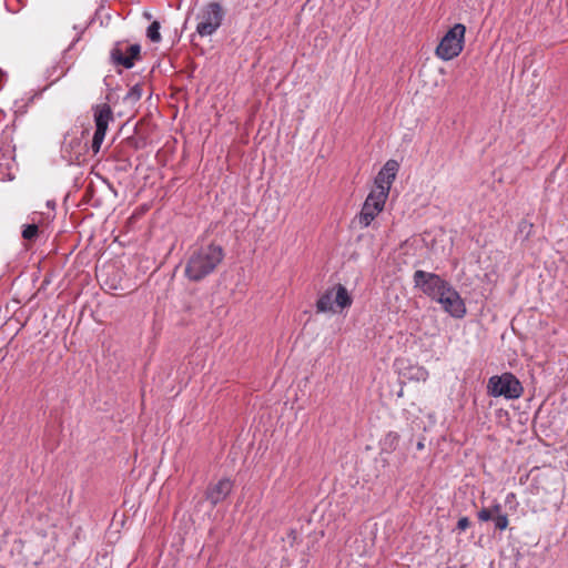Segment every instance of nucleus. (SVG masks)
<instances>
[{"instance_id": "f257e3e1", "label": "nucleus", "mask_w": 568, "mask_h": 568, "mask_svg": "<svg viewBox=\"0 0 568 568\" xmlns=\"http://www.w3.org/2000/svg\"><path fill=\"white\" fill-rule=\"evenodd\" d=\"M223 257V248L216 244L211 243L194 248L186 262V277L194 282L201 281L217 267Z\"/></svg>"}, {"instance_id": "f03ea898", "label": "nucleus", "mask_w": 568, "mask_h": 568, "mask_svg": "<svg viewBox=\"0 0 568 568\" xmlns=\"http://www.w3.org/2000/svg\"><path fill=\"white\" fill-rule=\"evenodd\" d=\"M487 393L493 397L517 399L523 395L524 387L514 374L504 373L501 375H494L488 379Z\"/></svg>"}, {"instance_id": "7ed1b4c3", "label": "nucleus", "mask_w": 568, "mask_h": 568, "mask_svg": "<svg viewBox=\"0 0 568 568\" xmlns=\"http://www.w3.org/2000/svg\"><path fill=\"white\" fill-rule=\"evenodd\" d=\"M465 33L464 24L456 23L452 27L439 41L435 51L436 55L444 61L458 57L464 49Z\"/></svg>"}, {"instance_id": "20e7f679", "label": "nucleus", "mask_w": 568, "mask_h": 568, "mask_svg": "<svg viewBox=\"0 0 568 568\" xmlns=\"http://www.w3.org/2000/svg\"><path fill=\"white\" fill-rule=\"evenodd\" d=\"M353 298L347 288L342 284H336L328 288L316 302V310L320 313H336L352 305Z\"/></svg>"}, {"instance_id": "39448f33", "label": "nucleus", "mask_w": 568, "mask_h": 568, "mask_svg": "<svg viewBox=\"0 0 568 568\" xmlns=\"http://www.w3.org/2000/svg\"><path fill=\"white\" fill-rule=\"evenodd\" d=\"M224 10L219 2L204 6L197 16L196 32L201 37L213 34L222 24Z\"/></svg>"}, {"instance_id": "423d86ee", "label": "nucleus", "mask_w": 568, "mask_h": 568, "mask_svg": "<svg viewBox=\"0 0 568 568\" xmlns=\"http://www.w3.org/2000/svg\"><path fill=\"white\" fill-rule=\"evenodd\" d=\"M387 199L388 195L372 189L363 203L359 214L356 216L361 229L368 227L379 213L383 212Z\"/></svg>"}, {"instance_id": "0eeeda50", "label": "nucleus", "mask_w": 568, "mask_h": 568, "mask_svg": "<svg viewBox=\"0 0 568 568\" xmlns=\"http://www.w3.org/2000/svg\"><path fill=\"white\" fill-rule=\"evenodd\" d=\"M413 281L416 288L434 301L438 296H443V292L449 286V283L438 274L423 270L415 271Z\"/></svg>"}, {"instance_id": "6e6552de", "label": "nucleus", "mask_w": 568, "mask_h": 568, "mask_svg": "<svg viewBox=\"0 0 568 568\" xmlns=\"http://www.w3.org/2000/svg\"><path fill=\"white\" fill-rule=\"evenodd\" d=\"M95 132L92 140V151L97 154L104 141L110 121L113 120V113L109 104L101 103L93 108Z\"/></svg>"}, {"instance_id": "1a4fd4ad", "label": "nucleus", "mask_w": 568, "mask_h": 568, "mask_svg": "<svg viewBox=\"0 0 568 568\" xmlns=\"http://www.w3.org/2000/svg\"><path fill=\"white\" fill-rule=\"evenodd\" d=\"M443 310L455 318H463L466 315V305L459 293L449 284L443 292V296L435 300Z\"/></svg>"}, {"instance_id": "9d476101", "label": "nucleus", "mask_w": 568, "mask_h": 568, "mask_svg": "<svg viewBox=\"0 0 568 568\" xmlns=\"http://www.w3.org/2000/svg\"><path fill=\"white\" fill-rule=\"evenodd\" d=\"M141 47L139 44H126L119 42L111 50V59L115 64L130 69L134 61L140 57Z\"/></svg>"}, {"instance_id": "9b49d317", "label": "nucleus", "mask_w": 568, "mask_h": 568, "mask_svg": "<svg viewBox=\"0 0 568 568\" xmlns=\"http://www.w3.org/2000/svg\"><path fill=\"white\" fill-rule=\"evenodd\" d=\"M399 170V164L396 160H388L381 171L377 173L374 181V190L389 195L392 184L394 183Z\"/></svg>"}, {"instance_id": "f8f14e48", "label": "nucleus", "mask_w": 568, "mask_h": 568, "mask_svg": "<svg viewBox=\"0 0 568 568\" xmlns=\"http://www.w3.org/2000/svg\"><path fill=\"white\" fill-rule=\"evenodd\" d=\"M233 481L230 478H222L219 481L211 484L205 493L206 499L212 506H216L227 498L233 489Z\"/></svg>"}, {"instance_id": "ddd939ff", "label": "nucleus", "mask_w": 568, "mask_h": 568, "mask_svg": "<svg viewBox=\"0 0 568 568\" xmlns=\"http://www.w3.org/2000/svg\"><path fill=\"white\" fill-rule=\"evenodd\" d=\"M399 442V435L395 432H389L385 435L381 442L382 449L384 452H393L396 449Z\"/></svg>"}, {"instance_id": "4468645a", "label": "nucleus", "mask_w": 568, "mask_h": 568, "mask_svg": "<svg viewBox=\"0 0 568 568\" xmlns=\"http://www.w3.org/2000/svg\"><path fill=\"white\" fill-rule=\"evenodd\" d=\"M429 377L428 371L423 366H412L408 371V378L416 382H426Z\"/></svg>"}, {"instance_id": "2eb2a0df", "label": "nucleus", "mask_w": 568, "mask_h": 568, "mask_svg": "<svg viewBox=\"0 0 568 568\" xmlns=\"http://www.w3.org/2000/svg\"><path fill=\"white\" fill-rule=\"evenodd\" d=\"M146 36L152 42H159L161 40L160 23L158 21H154L149 26Z\"/></svg>"}, {"instance_id": "dca6fc26", "label": "nucleus", "mask_w": 568, "mask_h": 568, "mask_svg": "<svg viewBox=\"0 0 568 568\" xmlns=\"http://www.w3.org/2000/svg\"><path fill=\"white\" fill-rule=\"evenodd\" d=\"M38 234V226L36 224L26 225L22 231V236L26 240H32Z\"/></svg>"}, {"instance_id": "f3484780", "label": "nucleus", "mask_w": 568, "mask_h": 568, "mask_svg": "<svg viewBox=\"0 0 568 568\" xmlns=\"http://www.w3.org/2000/svg\"><path fill=\"white\" fill-rule=\"evenodd\" d=\"M493 520L495 521V527L499 530H505L509 524L505 514L495 516Z\"/></svg>"}, {"instance_id": "a211bd4d", "label": "nucleus", "mask_w": 568, "mask_h": 568, "mask_svg": "<svg viewBox=\"0 0 568 568\" xmlns=\"http://www.w3.org/2000/svg\"><path fill=\"white\" fill-rule=\"evenodd\" d=\"M478 516V519L480 521H488V520H493L494 517H493V510H489V508H483L478 511L477 514Z\"/></svg>"}, {"instance_id": "6ab92c4d", "label": "nucleus", "mask_w": 568, "mask_h": 568, "mask_svg": "<svg viewBox=\"0 0 568 568\" xmlns=\"http://www.w3.org/2000/svg\"><path fill=\"white\" fill-rule=\"evenodd\" d=\"M141 98V89L139 87H133L128 93L126 99L131 101H136Z\"/></svg>"}, {"instance_id": "aec40b11", "label": "nucleus", "mask_w": 568, "mask_h": 568, "mask_svg": "<svg viewBox=\"0 0 568 568\" xmlns=\"http://www.w3.org/2000/svg\"><path fill=\"white\" fill-rule=\"evenodd\" d=\"M470 523L468 520L467 517H462L458 521H457V528L460 530V531H464L466 530L468 527H469Z\"/></svg>"}, {"instance_id": "412c9836", "label": "nucleus", "mask_w": 568, "mask_h": 568, "mask_svg": "<svg viewBox=\"0 0 568 568\" xmlns=\"http://www.w3.org/2000/svg\"><path fill=\"white\" fill-rule=\"evenodd\" d=\"M489 510H493V517H495V516H497V515H501V514H503V513H501V505H500V504H498V503L494 504V505L489 508Z\"/></svg>"}, {"instance_id": "4be33fe9", "label": "nucleus", "mask_w": 568, "mask_h": 568, "mask_svg": "<svg viewBox=\"0 0 568 568\" xmlns=\"http://www.w3.org/2000/svg\"><path fill=\"white\" fill-rule=\"evenodd\" d=\"M523 224H524L525 226H528L529 229H531V227H532V224H528L527 222H524Z\"/></svg>"}]
</instances>
